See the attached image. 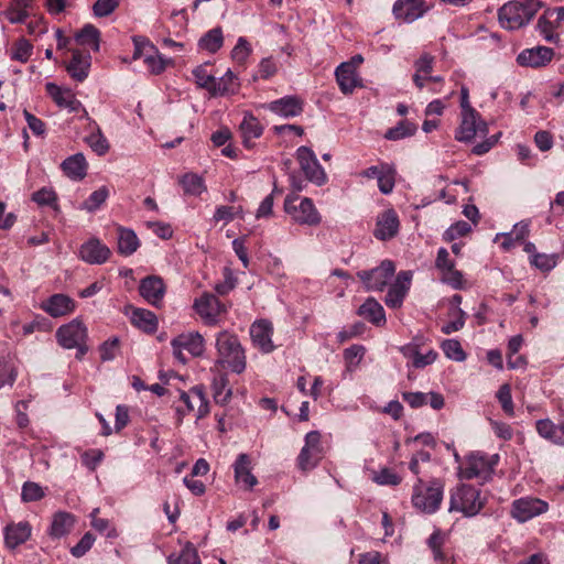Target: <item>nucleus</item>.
Wrapping results in <instances>:
<instances>
[{"instance_id": "obj_1", "label": "nucleus", "mask_w": 564, "mask_h": 564, "mask_svg": "<svg viewBox=\"0 0 564 564\" xmlns=\"http://www.w3.org/2000/svg\"><path fill=\"white\" fill-rule=\"evenodd\" d=\"M541 8L540 0L507 2L498 11L499 23L503 29L518 30L527 25Z\"/></svg>"}, {"instance_id": "obj_2", "label": "nucleus", "mask_w": 564, "mask_h": 564, "mask_svg": "<svg viewBox=\"0 0 564 564\" xmlns=\"http://www.w3.org/2000/svg\"><path fill=\"white\" fill-rule=\"evenodd\" d=\"M217 364L229 368L232 372L241 373L246 369L245 350L235 334L223 330L217 335Z\"/></svg>"}, {"instance_id": "obj_3", "label": "nucleus", "mask_w": 564, "mask_h": 564, "mask_svg": "<svg viewBox=\"0 0 564 564\" xmlns=\"http://www.w3.org/2000/svg\"><path fill=\"white\" fill-rule=\"evenodd\" d=\"M444 485L441 480L434 479L427 484L419 478L413 487L412 505L423 513H434L441 506Z\"/></svg>"}, {"instance_id": "obj_4", "label": "nucleus", "mask_w": 564, "mask_h": 564, "mask_svg": "<svg viewBox=\"0 0 564 564\" xmlns=\"http://www.w3.org/2000/svg\"><path fill=\"white\" fill-rule=\"evenodd\" d=\"M284 212L299 225L317 226L322 221L321 214L308 197L288 195L284 199Z\"/></svg>"}, {"instance_id": "obj_5", "label": "nucleus", "mask_w": 564, "mask_h": 564, "mask_svg": "<svg viewBox=\"0 0 564 564\" xmlns=\"http://www.w3.org/2000/svg\"><path fill=\"white\" fill-rule=\"evenodd\" d=\"M498 462V455L487 456L480 452L469 454L458 468V476L462 479L478 478L488 480Z\"/></svg>"}, {"instance_id": "obj_6", "label": "nucleus", "mask_w": 564, "mask_h": 564, "mask_svg": "<svg viewBox=\"0 0 564 564\" xmlns=\"http://www.w3.org/2000/svg\"><path fill=\"white\" fill-rule=\"evenodd\" d=\"M480 491L469 485L459 486L451 496L449 511H459L466 517L476 516L484 507Z\"/></svg>"}, {"instance_id": "obj_7", "label": "nucleus", "mask_w": 564, "mask_h": 564, "mask_svg": "<svg viewBox=\"0 0 564 564\" xmlns=\"http://www.w3.org/2000/svg\"><path fill=\"white\" fill-rule=\"evenodd\" d=\"M56 338L62 347L66 349L76 348L78 358L83 357L87 352V328L77 318L58 327L56 330Z\"/></svg>"}, {"instance_id": "obj_8", "label": "nucleus", "mask_w": 564, "mask_h": 564, "mask_svg": "<svg viewBox=\"0 0 564 564\" xmlns=\"http://www.w3.org/2000/svg\"><path fill=\"white\" fill-rule=\"evenodd\" d=\"M322 435L318 431H311L305 436V444L297 457L299 468L303 471L312 470L324 456Z\"/></svg>"}, {"instance_id": "obj_9", "label": "nucleus", "mask_w": 564, "mask_h": 564, "mask_svg": "<svg viewBox=\"0 0 564 564\" xmlns=\"http://www.w3.org/2000/svg\"><path fill=\"white\" fill-rule=\"evenodd\" d=\"M193 307L206 325L215 326L227 312L225 304L212 293H204L194 301Z\"/></svg>"}, {"instance_id": "obj_10", "label": "nucleus", "mask_w": 564, "mask_h": 564, "mask_svg": "<svg viewBox=\"0 0 564 564\" xmlns=\"http://www.w3.org/2000/svg\"><path fill=\"white\" fill-rule=\"evenodd\" d=\"M394 263L390 260H384L379 267L369 271H360L357 275L365 283L367 290L382 291L394 275Z\"/></svg>"}, {"instance_id": "obj_11", "label": "nucleus", "mask_w": 564, "mask_h": 564, "mask_svg": "<svg viewBox=\"0 0 564 564\" xmlns=\"http://www.w3.org/2000/svg\"><path fill=\"white\" fill-rule=\"evenodd\" d=\"M296 160L306 178L321 186L326 183L327 176L324 169L318 163L314 152L307 147H300L296 150Z\"/></svg>"}, {"instance_id": "obj_12", "label": "nucleus", "mask_w": 564, "mask_h": 564, "mask_svg": "<svg viewBox=\"0 0 564 564\" xmlns=\"http://www.w3.org/2000/svg\"><path fill=\"white\" fill-rule=\"evenodd\" d=\"M133 43L134 59L143 57L144 64L153 74H160L165 69L166 61L155 51L154 46L151 45L147 40L142 37H134Z\"/></svg>"}, {"instance_id": "obj_13", "label": "nucleus", "mask_w": 564, "mask_h": 564, "mask_svg": "<svg viewBox=\"0 0 564 564\" xmlns=\"http://www.w3.org/2000/svg\"><path fill=\"white\" fill-rule=\"evenodd\" d=\"M478 132L482 134L488 132L487 123L480 119L478 112L476 110L462 112V121L455 134L456 140L470 142Z\"/></svg>"}, {"instance_id": "obj_14", "label": "nucleus", "mask_w": 564, "mask_h": 564, "mask_svg": "<svg viewBox=\"0 0 564 564\" xmlns=\"http://www.w3.org/2000/svg\"><path fill=\"white\" fill-rule=\"evenodd\" d=\"M272 335L273 325L268 319H258L250 326L252 345L264 354H269L274 350Z\"/></svg>"}, {"instance_id": "obj_15", "label": "nucleus", "mask_w": 564, "mask_h": 564, "mask_svg": "<svg viewBox=\"0 0 564 564\" xmlns=\"http://www.w3.org/2000/svg\"><path fill=\"white\" fill-rule=\"evenodd\" d=\"M547 510V503L538 498H521L512 503V517L519 522H525Z\"/></svg>"}, {"instance_id": "obj_16", "label": "nucleus", "mask_w": 564, "mask_h": 564, "mask_svg": "<svg viewBox=\"0 0 564 564\" xmlns=\"http://www.w3.org/2000/svg\"><path fill=\"white\" fill-rule=\"evenodd\" d=\"M40 307L50 316L56 318L73 313L76 308V304L70 296L57 293L43 301Z\"/></svg>"}, {"instance_id": "obj_17", "label": "nucleus", "mask_w": 564, "mask_h": 564, "mask_svg": "<svg viewBox=\"0 0 564 564\" xmlns=\"http://www.w3.org/2000/svg\"><path fill=\"white\" fill-rule=\"evenodd\" d=\"M110 253V249L97 238H90L79 249L80 259L89 264L105 263Z\"/></svg>"}, {"instance_id": "obj_18", "label": "nucleus", "mask_w": 564, "mask_h": 564, "mask_svg": "<svg viewBox=\"0 0 564 564\" xmlns=\"http://www.w3.org/2000/svg\"><path fill=\"white\" fill-rule=\"evenodd\" d=\"M139 292L149 304L159 306L165 294V284L160 276L149 275L141 280Z\"/></svg>"}, {"instance_id": "obj_19", "label": "nucleus", "mask_w": 564, "mask_h": 564, "mask_svg": "<svg viewBox=\"0 0 564 564\" xmlns=\"http://www.w3.org/2000/svg\"><path fill=\"white\" fill-rule=\"evenodd\" d=\"M554 55V51L546 46H536L523 50L517 57L521 66L542 67L549 64Z\"/></svg>"}, {"instance_id": "obj_20", "label": "nucleus", "mask_w": 564, "mask_h": 564, "mask_svg": "<svg viewBox=\"0 0 564 564\" xmlns=\"http://www.w3.org/2000/svg\"><path fill=\"white\" fill-rule=\"evenodd\" d=\"M412 273L410 271H401L397 275L395 282L389 288L384 303L392 308L400 307L403 299L410 288Z\"/></svg>"}, {"instance_id": "obj_21", "label": "nucleus", "mask_w": 564, "mask_h": 564, "mask_svg": "<svg viewBox=\"0 0 564 564\" xmlns=\"http://www.w3.org/2000/svg\"><path fill=\"white\" fill-rule=\"evenodd\" d=\"M399 227L400 221L397 213L393 209H387L377 217L373 235L379 240H388L398 234Z\"/></svg>"}, {"instance_id": "obj_22", "label": "nucleus", "mask_w": 564, "mask_h": 564, "mask_svg": "<svg viewBox=\"0 0 564 564\" xmlns=\"http://www.w3.org/2000/svg\"><path fill=\"white\" fill-rule=\"evenodd\" d=\"M183 403L186 405L187 412L197 411V419H202L209 412L208 401L204 394L202 387H194L189 392H181L180 395Z\"/></svg>"}, {"instance_id": "obj_23", "label": "nucleus", "mask_w": 564, "mask_h": 564, "mask_svg": "<svg viewBox=\"0 0 564 564\" xmlns=\"http://www.w3.org/2000/svg\"><path fill=\"white\" fill-rule=\"evenodd\" d=\"M46 91L61 108H65L70 112L78 111L82 108V102L76 99L75 95L69 89H63L53 83L46 84Z\"/></svg>"}, {"instance_id": "obj_24", "label": "nucleus", "mask_w": 564, "mask_h": 564, "mask_svg": "<svg viewBox=\"0 0 564 564\" xmlns=\"http://www.w3.org/2000/svg\"><path fill=\"white\" fill-rule=\"evenodd\" d=\"M535 429L542 438L555 445L564 446V420L555 424L550 419H541L536 421Z\"/></svg>"}, {"instance_id": "obj_25", "label": "nucleus", "mask_w": 564, "mask_h": 564, "mask_svg": "<svg viewBox=\"0 0 564 564\" xmlns=\"http://www.w3.org/2000/svg\"><path fill=\"white\" fill-rule=\"evenodd\" d=\"M419 348L420 345L416 341H413L404 345L400 350L405 358L412 360V366L414 368H424L436 360L437 352L434 349H430L425 354H422Z\"/></svg>"}, {"instance_id": "obj_26", "label": "nucleus", "mask_w": 564, "mask_h": 564, "mask_svg": "<svg viewBox=\"0 0 564 564\" xmlns=\"http://www.w3.org/2000/svg\"><path fill=\"white\" fill-rule=\"evenodd\" d=\"M235 480L237 484L242 482L245 487L251 490L258 482L256 476L251 473V460L247 454H239L235 464Z\"/></svg>"}, {"instance_id": "obj_27", "label": "nucleus", "mask_w": 564, "mask_h": 564, "mask_svg": "<svg viewBox=\"0 0 564 564\" xmlns=\"http://www.w3.org/2000/svg\"><path fill=\"white\" fill-rule=\"evenodd\" d=\"M338 86L345 95L351 94L354 89L361 86L357 72L348 63H341L335 72Z\"/></svg>"}, {"instance_id": "obj_28", "label": "nucleus", "mask_w": 564, "mask_h": 564, "mask_svg": "<svg viewBox=\"0 0 564 564\" xmlns=\"http://www.w3.org/2000/svg\"><path fill=\"white\" fill-rule=\"evenodd\" d=\"M422 0H398L393 4V14L404 22H413L423 13Z\"/></svg>"}, {"instance_id": "obj_29", "label": "nucleus", "mask_w": 564, "mask_h": 564, "mask_svg": "<svg viewBox=\"0 0 564 564\" xmlns=\"http://www.w3.org/2000/svg\"><path fill=\"white\" fill-rule=\"evenodd\" d=\"M269 109L281 117H296L303 111V102L294 96H288L270 102Z\"/></svg>"}, {"instance_id": "obj_30", "label": "nucleus", "mask_w": 564, "mask_h": 564, "mask_svg": "<svg viewBox=\"0 0 564 564\" xmlns=\"http://www.w3.org/2000/svg\"><path fill=\"white\" fill-rule=\"evenodd\" d=\"M91 57L89 54H83L79 51H73V56L66 69L69 75L77 82H83L87 78L90 68Z\"/></svg>"}, {"instance_id": "obj_31", "label": "nucleus", "mask_w": 564, "mask_h": 564, "mask_svg": "<svg viewBox=\"0 0 564 564\" xmlns=\"http://www.w3.org/2000/svg\"><path fill=\"white\" fill-rule=\"evenodd\" d=\"M245 147L251 148L252 140L261 137L263 128L258 119L251 113H246L239 126Z\"/></svg>"}, {"instance_id": "obj_32", "label": "nucleus", "mask_w": 564, "mask_h": 564, "mask_svg": "<svg viewBox=\"0 0 564 564\" xmlns=\"http://www.w3.org/2000/svg\"><path fill=\"white\" fill-rule=\"evenodd\" d=\"M357 314L377 326L386 323L384 310L373 297L367 299L358 308Z\"/></svg>"}, {"instance_id": "obj_33", "label": "nucleus", "mask_w": 564, "mask_h": 564, "mask_svg": "<svg viewBox=\"0 0 564 564\" xmlns=\"http://www.w3.org/2000/svg\"><path fill=\"white\" fill-rule=\"evenodd\" d=\"M175 339V345L187 350L193 357H199L205 351V341L203 336L197 333L181 334Z\"/></svg>"}, {"instance_id": "obj_34", "label": "nucleus", "mask_w": 564, "mask_h": 564, "mask_svg": "<svg viewBox=\"0 0 564 564\" xmlns=\"http://www.w3.org/2000/svg\"><path fill=\"white\" fill-rule=\"evenodd\" d=\"M31 7L32 0H10L2 14L12 24L23 23L30 15L29 9Z\"/></svg>"}, {"instance_id": "obj_35", "label": "nucleus", "mask_w": 564, "mask_h": 564, "mask_svg": "<svg viewBox=\"0 0 564 564\" xmlns=\"http://www.w3.org/2000/svg\"><path fill=\"white\" fill-rule=\"evenodd\" d=\"M31 535V527L28 522L9 524L6 528V544L10 549L24 543Z\"/></svg>"}, {"instance_id": "obj_36", "label": "nucleus", "mask_w": 564, "mask_h": 564, "mask_svg": "<svg viewBox=\"0 0 564 564\" xmlns=\"http://www.w3.org/2000/svg\"><path fill=\"white\" fill-rule=\"evenodd\" d=\"M64 173L73 180H83L87 173V162L82 153H76L62 163Z\"/></svg>"}, {"instance_id": "obj_37", "label": "nucleus", "mask_w": 564, "mask_h": 564, "mask_svg": "<svg viewBox=\"0 0 564 564\" xmlns=\"http://www.w3.org/2000/svg\"><path fill=\"white\" fill-rule=\"evenodd\" d=\"M529 224L524 221H520L513 226V229L507 234H499L496 237V240L499 237H502L501 248L506 251L513 248L517 243L522 242L529 235Z\"/></svg>"}, {"instance_id": "obj_38", "label": "nucleus", "mask_w": 564, "mask_h": 564, "mask_svg": "<svg viewBox=\"0 0 564 564\" xmlns=\"http://www.w3.org/2000/svg\"><path fill=\"white\" fill-rule=\"evenodd\" d=\"M140 242L132 229L119 227L118 229V252L122 256H131L139 248Z\"/></svg>"}, {"instance_id": "obj_39", "label": "nucleus", "mask_w": 564, "mask_h": 564, "mask_svg": "<svg viewBox=\"0 0 564 564\" xmlns=\"http://www.w3.org/2000/svg\"><path fill=\"white\" fill-rule=\"evenodd\" d=\"M131 323L147 333H153L158 327V319L154 313L144 308H135L132 312Z\"/></svg>"}, {"instance_id": "obj_40", "label": "nucleus", "mask_w": 564, "mask_h": 564, "mask_svg": "<svg viewBox=\"0 0 564 564\" xmlns=\"http://www.w3.org/2000/svg\"><path fill=\"white\" fill-rule=\"evenodd\" d=\"M75 518L68 512H57L52 521L50 533L54 538L66 535L73 528Z\"/></svg>"}, {"instance_id": "obj_41", "label": "nucleus", "mask_w": 564, "mask_h": 564, "mask_svg": "<svg viewBox=\"0 0 564 564\" xmlns=\"http://www.w3.org/2000/svg\"><path fill=\"white\" fill-rule=\"evenodd\" d=\"M224 44V35L220 28H214L205 33L198 41V47L208 53H216Z\"/></svg>"}, {"instance_id": "obj_42", "label": "nucleus", "mask_w": 564, "mask_h": 564, "mask_svg": "<svg viewBox=\"0 0 564 564\" xmlns=\"http://www.w3.org/2000/svg\"><path fill=\"white\" fill-rule=\"evenodd\" d=\"M76 42L83 46H89L94 51H99L100 43V32L93 24H86L84 28L76 34Z\"/></svg>"}, {"instance_id": "obj_43", "label": "nucleus", "mask_w": 564, "mask_h": 564, "mask_svg": "<svg viewBox=\"0 0 564 564\" xmlns=\"http://www.w3.org/2000/svg\"><path fill=\"white\" fill-rule=\"evenodd\" d=\"M238 87L236 75L228 69L224 76L215 79V86H213V96H224L232 94Z\"/></svg>"}, {"instance_id": "obj_44", "label": "nucleus", "mask_w": 564, "mask_h": 564, "mask_svg": "<svg viewBox=\"0 0 564 564\" xmlns=\"http://www.w3.org/2000/svg\"><path fill=\"white\" fill-rule=\"evenodd\" d=\"M553 18L551 13H547V9L543 12V14L539 18L536 28L540 34L544 37L545 41L551 43L558 42V34L555 33V20L551 21Z\"/></svg>"}, {"instance_id": "obj_45", "label": "nucleus", "mask_w": 564, "mask_h": 564, "mask_svg": "<svg viewBox=\"0 0 564 564\" xmlns=\"http://www.w3.org/2000/svg\"><path fill=\"white\" fill-rule=\"evenodd\" d=\"M213 393L216 403L226 404L231 398V389L229 388L228 378L226 375H219L213 380Z\"/></svg>"}, {"instance_id": "obj_46", "label": "nucleus", "mask_w": 564, "mask_h": 564, "mask_svg": "<svg viewBox=\"0 0 564 564\" xmlns=\"http://www.w3.org/2000/svg\"><path fill=\"white\" fill-rule=\"evenodd\" d=\"M184 192L189 195L199 196L206 191L203 177L194 173H187L181 178Z\"/></svg>"}, {"instance_id": "obj_47", "label": "nucleus", "mask_w": 564, "mask_h": 564, "mask_svg": "<svg viewBox=\"0 0 564 564\" xmlns=\"http://www.w3.org/2000/svg\"><path fill=\"white\" fill-rule=\"evenodd\" d=\"M169 564H200V561L194 545L187 542L180 555L169 556Z\"/></svg>"}, {"instance_id": "obj_48", "label": "nucleus", "mask_w": 564, "mask_h": 564, "mask_svg": "<svg viewBox=\"0 0 564 564\" xmlns=\"http://www.w3.org/2000/svg\"><path fill=\"white\" fill-rule=\"evenodd\" d=\"M33 52L32 44L24 37L19 39L12 46L11 59L20 63H26Z\"/></svg>"}, {"instance_id": "obj_49", "label": "nucleus", "mask_w": 564, "mask_h": 564, "mask_svg": "<svg viewBox=\"0 0 564 564\" xmlns=\"http://www.w3.org/2000/svg\"><path fill=\"white\" fill-rule=\"evenodd\" d=\"M86 142L98 155H104L109 150V143L98 126H96V131L86 137Z\"/></svg>"}, {"instance_id": "obj_50", "label": "nucleus", "mask_w": 564, "mask_h": 564, "mask_svg": "<svg viewBox=\"0 0 564 564\" xmlns=\"http://www.w3.org/2000/svg\"><path fill=\"white\" fill-rule=\"evenodd\" d=\"M441 348L445 356L455 361H464L466 354L457 339H445L441 344Z\"/></svg>"}, {"instance_id": "obj_51", "label": "nucleus", "mask_w": 564, "mask_h": 564, "mask_svg": "<svg viewBox=\"0 0 564 564\" xmlns=\"http://www.w3.org/2000/svg\"><path fill=\"white\" fill-rule=\"evenodd\" d=\"M108 188L102 186L93 192L89 197L83 203L82 209L94 212L98 209L108 198Z\"/></svg>"}, {"instance_id": "obj_52", "label": "nucleus", "mask_w": 564, "mask_h": 564, "mask_svg": "<svg viewBox=\"0 0 564 564\" xmlns=\"http://www.w3.org/2000/svg\"><path fill=\"white\" fill-rule=\"evenodd\" d=\"M416 131V126L408 121H401L398 126L389 129L384 137L388 140H400L405 137L413 135Z\"/></svg>"}, {"instance_id": "obj_53", "label": "nucleus", "mask_w": 564, "mask_h": 564, "mask_svg": "<svg viewBox=\"0 0 564 564\" xmlns=\"http://www.w3.org/2000/svg\"><path fill=\"white\" fill-rule=\"evenodd\" d=\"M530 263L536 269L547 272L556 265L557 257L556 254L534 253L530 258Z\"/></svg>"}, {"instance_id": "obj_54", "label": "nucleus", "mask_w": 564, "mask_h": 564, "mask_svg": "<svg viewBox=\"0 0 564 564\" xmlns=\"http://www.w3.org/2000/svg\"><path fill=\"white\" fill-rule=\"evenodd\" d=\"M394 175L395 170L390 165H383V172L380 174L378 180V186L382 194H390L394 187Z\"/></svg>"}, {"instance_id": "obj_55", "label": "nucleus", "mask_w": 564, "mask_h": 564, "mask_svg": "<svg viewBox=\"0 0 564 564\" xmlns=\"http://www.w3.org/2000/svg\"><path fill=\"white\" fill-rule=\"evenodd\" d=\"M43 488L33 481H26L22 486L21 499L24 502L41 500L44 497Z\"/></svg>"}, {"instance_id": "obj_56", "label": "nucleus", "mask_w": 564, "mask_h": 564, "mask_svg": "<svg viewBox=\"0 0 564 564\" xmlns=\"http://www.w3.org/2000/svg\"><path fill=\"white\" fill-rule=\"evenodd\" d=\"M497 399L500 402L505 413L508 414L509 416H513L514 405L511 395V388L508 383H505L499 388L497 392Z\"/></svg>"}, {"instance_id": "obj_57", "label": "nucleus", "mask_w": 564, "mask_h": 564, "mask_svg": "<svg viewBox=\"0 0 564 564\" xmlns=\"http://www.w3.org/2000/svg\"><path fill=\"white\" fill-rule=\"evenodd\" d=\"M471 230L468 223L464 220L453 224L443 235V239L447 242L454 241L457 238L466 236Z\"/></svg>"}, {"instance_id": "obj_58", "label": "nucleus", "mask_w": 564, "mask_h": 564, "mask_svg": "<svg viewBox=\"0 0 564 564\" xmlns=\"http://www.w3.org/2000/svg\"><path fill=\"white\" fill-rule=\"evenodd\" d=\"M99 509L96 508L91 511V527L100 533H105L108 538H116L118 535L115 528L110 527V523L107 519H101L97 517Z\"/></svg>"}, {"instance_id": "obj_59", "label": "nucleus", "mask_w": 564, "mask_h": 564, "mask_svg": "<svg viewBox=\"0 0 564 564\" xmlns=\"http://www.w3.org/2000/svg\"><path fill=\"white\" fill-rule=\"evenodd\" d=\"M445 538L440 530H435L427 540V545L433 552L435 561H444L445 555L442 551Z\"/></svg>"}, {"instance_id": "obj_60", "label": "nucleus", "mask_w": 564, "mask_h": 564, "mask_svg": "<svg viewBox=\"0 0 564 564\" xmlns=\"http://www.w3.org/2000/svg\"><path fill=\"white\" fill-rule=\"evenodd\" d=\"M193 75L196 79V83L199 87L207 89L213 95V86H215V79L213 75H210L205 66H198L193 70Z\"/></svg>"}, {"instance_id": "obj_61", "label": "nucleus", "mask_w": 564, "mask_h": 564, "mask_svg": "<svg viewBox=\"0 0 564 564\" xmlns=\"http://www.w3.org/2000/svg\"><path fill=\"white\" fill-rule=\"evenodd\" d=\"M366 354V348L362 345H352L345 349L344 359L348 367L358 366Z\"/></svg>"}, {"instance_id": "obj_62", "label": "nucleus", "mask_w": 564, "mask_h": 564, "mask_svg": "<svg viewBox=\"0 0 564 564\" xmlns=\"http://www.w3.org/2000/svg\"><path fill=\"white\" fill-rule=\"evenodd\" d=\"M100 358L102 361H110L115 359L119 351V338L112 337L106 340L99 348Z\"/></svg>"}, {"instance_id": "obj_63", "label": "nucleus", "mask_w": 564, "mask_h": 564, "mask_svg": "<svg viewBox=\"0 0 564 564\" xmlns=\"http://www.w3.org/2000/svg\"><path fill=\"white\" fill-rule=\"evenodd\" d=\"M119 7V0H97L93 6L94 14L98 18L108 17Z\"/></svg>"}, {"instance_id": "obj_64", "label": "nucleus", "mask_w": 564, "mask_h": 564, "mask_svg": "<svg viewBox=\"0 0 564 564\" xmlns=\"http://www.w3.org/2000/svg\"><path fill=\"white\" fill-rule=\"evenodd\" d=\"M251 53V47L245 37H239L236 46L231 52V57L239 64L245 63Z\"/></svg>"}]
</instances>
